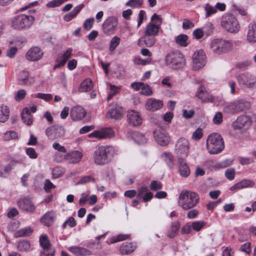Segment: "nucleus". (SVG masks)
<instances>
[{
	"label": "nucleus",
	"mask_w": 256,
	"mask_h": 256,
	"mask_svg": "<svg viewBox=\"0 0 256 256\" xmlns=\"http://www.w3.org/2000/svg\"><path fill=\"white\" fill-rule=\"evenodd\" d=\"M114 149L112 146H98L94 152V162L96 165H104L112 160L114 156Z\"/></svg>",
	"instance_id": "obj_1"
},
{
	"label": "nucleus",
	"mask_w": 256,
	"mask_h": 256,
	"mask_svg": "<svg viewBox=\"0 0 256 256\" xmlns=\"http://www.w3.org/2000/svg\"><path fill=\"white\" fill-rule=\"evenodd\" d=\"M198 202V198L196 193L182 190L179 195L178 205L184 210H188L194 207Z\"/></svg>",
	"instance_id": "obj_2"
},
{
	"label": "nucleus",
	"mask_w": 256,
	"mask_h": 256,
	"mask_svg": "<svg viewBox=\"0 0 256 256\" xmlns=\"http://www.w3.org/2000/svg\"><path fill=\"white\" fill-rule=\"evenodd\" d=\"M206 148L210 154L220 152L224 148V141L221 135L216 132L210 134L206 140Z\"/></svg>",
	"instance_id": "obj_3"
},
{
	"label": "nucleus",
	"mask_w": 256,
	"mask_h": 256,
	"mask_svg": "<svg viewBox=\"0 0 256 256\" xmlns=\"http://www.w3.org/2000/svg\"><path fill=\"white\" fill-rule=\"evenodd\" d=\"M209 46L210 50L218 55L228 52L233 48V44L230 41L221 38L212 40Z\"/></svg>",
	"instance_id": "obj_4"
},
{
	"label": "nucleus",
	"mask_w": 256,
	"mask_h": 256,
	"mask_svg": "<svg viewBox=\"0 0 256 256\" xmlns=\"http://www.w3.org/2000/svg\"><path fill=\"white\" fill-rule=\"evenodd\" d=\"M165 61L166 66L175 70L182 69L186 64V59L184 56L179 52L168 54L166 57Z\"/></svg>",
	"instance_id": "obj_5"
},
{
	"label": "nucleus",
	"mask_w": 256,
	"mask_h": 256,
	"mask_svg": "<svg viewBox=\"0 0 256 256\" xmlns=\"http://www.w3.org/2000/svg\"><path fill=\"white\" fill-rule=\"evenodd\" d=\"M34 18L32 16L20 14L14 16L12 20V26L16 30H26L34 24Z\"/></svg>",
	"instance_id": "obj_6"
},
{
	"label": "nucleus",
	"mask_w": 256,
	"mask_h": 256,
	"mask_svg": "<svg viewBox=\"0 0 256 256\" xmlns=\"http://www.w3.org/2000/svg\"><path fill=\"white\" fill-rule=\"evenodd\" d=\"M251 104L250 102L240 99L235 100L224 107V111L231 114H236L245 112L250 109Z\"/></svg>",
	"instance_id": "obj_7"
},
{
	"label": "nucleus",
	"mask_w": 256,
	"mask_h": 256,
	"mask_svg": "<svg viewBox=\"0 0 256 256\" xmlns=\"http://www.w3.org/2000/svg\"><path fill=\"white\" fill-rule=\"evenodd\" d=\"M190 144L184 138H180L176 142L174 152L177 159L186 158L190 154Z\"/></svg>",
	"instance_id": "obj_8"
},
{
	"label": "nucleus",
	"mask_w": 256,
	"mask_h": 256,
	"mask_svg": "<svg viewBox=\"0 0 256 256\" xmlns=\"http://www.w3.org/2000/svg\"><path fill=\"white\" fill-rule=\"evenodd\" d=\"M221 26L225 30L230 33L238 32L240 28L236 18L232 14L225 16L221 22Z\"/></svg>",
	"instance_id": "obj_9"
},
{
	"label": "nucleus",
	"mask_w": 256,
	"mask_h": 256,
	"mask_svg": "<svg viewBox=\"0 0 256 256\" xmlns=\"http://www.w3.org/2000/svg\"><path fill=\"white\" fill-rule=\"evenodd\" d=\"M45 133L49 140H54L64 137L66 130L63 126L56 124L47 128Z\"/></svg>",
	"instance_id": "obj_10"
},
{
	"label": "nucleus",
	"mask_w": 256,
	"mask_h": 256,
	"mask_svg": "<svg viewBox=\"0 0 256 256\" xmlns=\"http://www.w3.org/2000/svg\"><path fill=\"white\" fill-rule=\"evenodd\" d=\"M206 64V56L202 50H196L192 55L191 63L192 68L194 70H198L202 68Z\"/></svg>",
	"instance_id": "obj_11"
},
{
	"label": "nucleus",
	"mask_w": 256,
	"mask_h": 256,
	"mask_svg": "<svg viewBox=\"0 0 256 256\" xmlns=\"http://www.w3.org/2000/svg\"><path fill=\"white\" fill-rule=\"evenodd\" d=\"M118 24V19L114 16H110L106 18L102 26L103 32L110 35L113 34Z\"/></svg>",
	"instance_id": "obj_12"
},
{
	"label": "nucleus",
	"mask_w": 256,
	"mask_h": 256,
	"mask_svg": "<svg viewBox=\"0 0 256 256\" xmlns=\"http://www.w3.org/2000/svg\"><path fill=\"white\" fill-rule=\"evenodd\" d=\"M39 242L43 250L40 252V256H54V251L51 248V244L46 235H41Z\"/></svg>",
	"instance_id": "obj_13"
},
{
	"label": "nucleus",
	"mask_w": 256,
	"mask_h": 256,
	"mask_svg": "<svg viewBox=\"0 0 256 256\" xmlns=\"http://www.w3.org/2000/svg\"><path fill=\"white\" fill-rule=\"evenodd\" d=\"M114 136V132L111 128H103L98 130L94 131L89 134V138H96L98 139L109 138Z\"/></svg>",
	"instance_id": "obj_14"
},
{
	"label": "nucleus",
	"mask_w": 256,
	"mask_h": 256,
	"mask_svg": "<svg viewBox=\"0 0 256 256\" xmlns=\"http://www.w3.org/2000/svg\"><path fill=\"white\" fill-rule=\"evenodd\" d=\"M44 55L42 50L38 46L31 48L26 54V58L29 61L35 62L41 59Z\"/></svg>",
	"instance_id": "obj_15"
},
{
	"label": "nucleus",
	"mask_w": 256,
	"mask_h": 256,
	"mask_svg": "<svg viewBox=\"0 0 256 256\" xmlns=\"http://www.w3.org/2000/svg\"><path fill=\"white\" fill-rule=\"evenodd\" d=\"M252 120L250 118L246 115H242L238 117L236 120L232 123V127L234 130H240L244 127H248L250 126Z\"/></svg>",
	"instance_id": "obj_16"
},
{
	"label": "nucleus",
	"mask_w": 256,
	"mask_h": 256,
	"mask_svg": "<svg viewBox=\"0 0 256 256\" xmlns=\"http://www.w3.org/2000/svg\"><path fill=\"white\" fill-rule=\"evenodd\" d=\"M86 114V110L79 106L72 107L70 111V116L72 120L74 122L82 120Z\"/></svg>",
	"instance_id": "obj_17"
},
{
	"label": "nucleus",
	"mask_w": 256,
	"mask_h": 256,
	"mask_svg": "<svg viewBox=\"0 0 256 256\" xmlns=\"http://www.w3.org/2000/svg\"><path fill=\"white\" fill-rule=\"evenodd\" d=\"M72 48H68L66 50L60 53L56 60V64L54 68H61L64 66L67 60L71 57L72 55Z\"/></svg>",
	"instance_id": "obj_18"
},
{
	"label": "nucleus",
	"mask_w": 256,
	"mask_h": 256,
	"mask_svg": "<svg viewBox=\"0 0 256 256\" xmlns=\"http://www.w3.org/2000/svg\"><path fill=\"white\" fill-rule=\"evenodd\" d=\"M18 81L20 84L24 86H30L35 82V78L30 76L29 72L26 70L20 71L18 74Z\"/></svg>",
	"instance_id": "obj_19"
},
{
	"label": "nucleus",
	"mask_w": 256,
	"mask_h": 256,
	"mask_svg": "<svg viewBox=\"0 0 256 256\" xmlns=\"http://www.w3.org/2000/svg\"><path fill=\"white\" fill-rule=\"evenodd\" d=\"M164 105L162 101L154 98H148L146 102V108L150 111L154 112L160 109Z\"/></svg>",
	"instance_id": "obj_20"
},
{
	"label": "nucleus",
	"mask_w": 256,
	"mask_h": 256,
	"mask_svg": "<svg viewBox=\"0 0 256 256\" xmlns=\"http://www.w3.org/2000/svg\"><path fill=\"white\" fill-rule=\"evenodd\" d=\"M131 86L136 90H140V94L146 96H150L152 94V88L148 84L142 82H132Z\"/></svg>",
	"instance_id": "obj_21"
},
{
	"label": "nucleus",
	"mask_w": 256,
	"mask_h": 256,
	"mask_svg": "<svg viewBox=\"0 0 256 256\" xmlns=\"http://www.w3.org/2000/svg\"><path fill=\"white\" fill-rule=\"evenodd\" d=\"M240 84L245 85L248 88H252L256 84V78L250 74H242L238 80Z\"/></svg>",
	"instance_id": "obj_22"
},
{
	"label": "nucleus",
	"mask_w": 256,
	"mask_h": 256,
	"mask_svg": "<svg viewBox=\"0 0 256 256\" xmlns=\"http://www.w3.org/2000/svg\"><path fill=\"white\" fill-rule=\"evenodd\" d=\"M128 120L130 124L133 126H138L142 124V118L139 113L134 110L128 112Z\"/></svg>",
	"instance_id": "obj_23"
},
{
	"label": "nucleus",
	"mask_w": 256,
	"mask_h": 256,
	"mask_svg": "<svg viewBox=\"0 0 256 256\" xmlns=\"http://www.w3.org/2000/svg\"><path fill=\"white\" fill-rule=\"evenodd\" d=\"M18 204L20 209L28 212H33L36 209L34 205L29 198H22L18 200Z\"/></svg>",
	"instance_id": "obj_24"
},
{
	"label": "nucleus",
	"mask_w": 256,
	"mask_h": 256,
	"mask_svg": "<svg viewBox=\"0 0 256 256\" xmlns=\"http://www.w3.org/2000/svg\"><path fill=\"white\" fill-rule=\"evenodd\" d=\"M68 250L76 256H90L92 254L90 250L78 246H70Z\"/></svg>",
	"instance_id": "obj_25"
},
{
	"label": "nucleus",
	"mask_w": 256,
	"mask_h": 256,
	"mask_svg": "<svg viewBox=\"0 0 256 256\" xmlns=\"http://www.w3.org/2000/svg\"><path fill=\"white\" fill-rule=\"evenodd\" d=\"M196 96L201 100L202 102H212L214 101V97L209 94L202 86H200L198 88Z\"/></svg>",
	"instance_id": "obj_26"
},
{
	"label": "nucleus",
	"mask_w": 256,
	"mask_h": 256,
	"mask_svg": "<svg viewBox=\"0 0 256 256\" xmlns=\"http://www.w3.org/2000/svg\"><path fill=\"white\" fill-rule=\"evenodd\" d=\"M153 198V194L147 186H142L138 190V198L142 199L144 202L150 201Z\"/></svg>",
	"instance_id": "obj_27"
},
{
	"label": "nucleus",
	"mask_w": 256,
	"mask_h": 256,
	"mask_svg": "<svg viewBox=\"0 0 256 256\" xmlns=\"http://www.w3.org/2000/svg\"><path fill=\"white\" fill-rule=\"evenodd\" d=\"M154 135L158 144L163 146L168 144L170 138L164 131H155Z\"/></svg>",
	"instance_id": "obj_28"
},
{
	"label": "nucleus",
	"mask_w": 256,
	"mask_h": 256,
	"mask_svg": "<svg viewBox=\"0 0 256 256\" xmlns=\"http://www.w3.org/2000/svg\"><path fill=\"white\" fill-rule=\"evenodd\" d=\"M82 156V154L78 150L67 152L66 162L70 164L78 163L80 161Z\"/></svg>",
	"instance_id": "obj_29"
},
{
	"label": "nucleus",
	"mask_w": 256,
	"mask_h": 256,
	"mask_svg": "<svg viewBox=\"0 0 256 256\" xmlns=\"http://www.w3.org/2000/svg\"><path fill=\"white\" fill-rule=\"evenodd\" d=\"M186 159H177L180 174L184 177L188 176L190 174V170Z\"/></svg>",
	"instance_id": "obj_30"
},
{
	"label": "nucleus",
	"mask_w": 256,
	"mask_h": 256,
	"mask_svg": "<svg viewBox=\"0 0 256 256\" xmlns=\"http://www.w3.org/2000/svg\"><path fill=\"white\" fill-rule=\"evenodd\" d=\"M247 40L250 43L256 42V22H252L248 27Z\"/></svg>",
	"instance_id": "obj_31"
},
{
	"label": "nucleus",
	"mask_w": 256,
	"mask_h": 256,
	"mask_svg": "<svg viewBox=\"0 0 256 256\" xmlns=\"http://www.w3.org/2000/svg\"><path fill=\"white\" fill-rule=\"evenodd\" d=\"M254 184L255 182L252 180H243L232 186L230 188V190H240L249 187H253Z\"/></svg>",
	"instance_id": "obj_32"
},
{
	"label": "nucleus",
	"mask_w": 256,
	"mask_h": 256,
	"mask_svg": "<svg viewBox=\"0 0 256 256\" xmlns=\"http://www.w3.org/2000/svg\"><path fill=\"white\" fill-rule=\"evenodd\" d=\"M160 26V24L150 22L147 24L144 33L147 35H152L156 36L158 33Z\"/></svg>",
	"instance_id": "obj_33"
},
{
	"label": "nucleus",
	"mask_w": 256,
	"mask_h": 256,
	"mask_svg": "<svg viewBox=\"0 0 256 256\" xmlns=\"http://www.w3.org/2000/svg\"><path fill=\"white\" fill-rule=\"evenodd\" d=\"M55 218L54 212H49L45 214L41 218V222L46 226H50L53 224Z\"/></svg>",
	"instance_id": "obj_34"
},
{
	"label": "nucleus",
	"mask_w": 256,
	"mask_h": 256,
	"mask_svg": "<svg viewBox=\"0 0 256 256\" xmlns=\"http://www.w3.org/2000/svg\"><path fill=\"white\" fill-rule=\"evenodd\" d=\"M136 247L132 243L125 242L120 246V251L122 254H128L134 252Z\"/></svg>",
	"instance_id": "obj_35"
},
{
	"label": "nucleus",
	"mask_w": 256,
	"mask_h": 256,
	"mask_svg": "<svg viewBox=\"0 0 256 256\" xmlns=\"http://www.w3.org/2000/svg\"><path fill=\"white\" fill-rule=\"evenodd\" d=\"M24 160V158H20L17 160H14L12 163L7 164L4 168V172L0 170V177L5 178L6 176V174L9 173L12 170V167L15 164H20Z\"/></svg>",
	"instance_id": "obj_36"
},
{
	"label": "nucleus",
	"mask_w": 256,
	"mask_h": 256,
	"mask_svg": "<svg viewBox=\"0 0 256 256\" xmlns=\"http://www.w3.org/2000/svg\"><path fill=\"white\" fill-rule=\"evenodd\" d=\"M10 109L9 108L4 104H0V122H5L9 118Z\"/></svg>",
	"instance_id": "obj_37"
},
{
	"label": "nucleus",
	"mask_w": 256,
	"mask_h": 256,
	"mask_svg": "<svg viewBox=\"0 0 256 256\" xmlns=\"http://www.w3.org/2000/svg\"><path fill=\"white\" fill-rule=\"evenodd\" d=\"M123 116L122 108H118L110 110L106 114V117L109 118L120 119Z\"/></svg>",
	"instance_id": "obj_38"
},
{
	"label": "nucleus",
	"mask_w": 256,
	"mask_h": 256,
	"mask_svg": "<svg viewBox=\"0 0 256 256\" xmlns=\"http://www.w3.org/2000/svg\"><path fill=\"white\" fill-rule=\"evenodd\" d=\"M160 157L162 159L166 164L169 168L170 169L174 168V156L170 152H164L161 154Z\"/></svg>",
	"instance_id": "obj_39"
},
{
	"label": "nucleus",
	"mask_w": 256,
	"mask_h": 256,
	"mask_svg": "<svg viewBox=\"0 0 256 256\" xmlns=\"http://www.w3.org/2000/svg\"><path fill=\"white\" fill-rule=\"evenodd\" d=\"M22 119L24 123L30 126L32 123V116L28 108H25L22 112Z\"/></svg>",
	"instance_id": "obj_40"
},
{
	"label": "nucleus",
	"mask_w": 256,
	"mask_h": 256,
	"mask_svg": "<svg viewBox=\"0 0 256 256\" xmlns=\"http://www.w3.org/2000/svg\"><path fill=\"white\" fill-rule=\"evenodd\" d=\"M32 231L30 227L28 226L16 231L14 236L16 238L28 236L32 234Z\"/></svg>",
	"instance_id": "obj_41"
},
{
	"label": "nucleus",
	"mask_w": 256,
	"mask_h": 256,
	"mask_svg": "<svg viewBox=\"0 0 256 256\" xmlns=\"http://www.w3.org/2000/svg\"><path fill=\"white\" fill-rule=\"evenodd\" d=\"M180 228V224L179 222H172L170 228L168 232V236L170 238H172L176 236Z\"/></svg>",
	"instance_id": "obj_42"
},
{
	"label": "nucleus",
	"mask_w": 256,
	"mask_h": 256,
	"mask_svg": "<svg viewBox=\"0 0 256 256\" xmlns=\"http://www.w3.org/2000/svg\"><path fill=\"white\" fill-rule=\"evenodd\" d=\"M93 87L92 81L90 79H86L81 84L79 90L81 92L90 90Z\"/></svg>",
	"instance_id": "obj_43"
},
{
	"label": "nucleus",
	"mask_w": 256,
	"mask_h": 256,
	"mask_svg": "<svg viewBox=\"0 0 256 256\" xmlns=\"http://www.w3.org/2000/svg\"><path fill=\"white\" fill-rule=\"evenodd\" d=\"M30 246V244L29 241L22 240L18 242L17 248L20 252H25L29 250Z\"/></svg>",
	"instance_id": "obj_44"
},
{
	"label": "nucleus",
	"mask_w": 256,
	"mask_h": 256,
	"mask_svg": "<svg viewBox=\"0 0 256 256\" xmlns=\"http://www.w3.org/2000/svg\"><path fill=\"white\" fill-rule=\"evenodd\" d=\"M155 36L152 35H144L141 38V40H143L144 44L148 47L153 46L156 42Z\"/></svg>",
	"instance_id": "obj_45"
},
{
	"label": "nucleus",
	"mask_w": 256,
	"mask_h": 256,
	"mask_svg": "<svg viewBox=\"0 0 256 256\" xmlns=\"http://www.w3.org/2000/svg\"><path fill=\"white\" fill-rule=\"evenodd\" d=\"M107 86L110 87V90L108 96V100H110L114 96L116 95L120 91V87L108 83Z\"/></svg>",
	"instance_id": "obj_46"
},
{
	"label": "nucleus",
	"mask_w": 256,
	"mask_h": 256,
	"mask_svg": "<svg viewBox=\"0 0 256 256\" xmlns=\"http://www.w3.org/2000/svg\"><path fill=\"white\" fill-rule=\"evenodd\" d=\"M188 36L186 34H182L176 38V44L181 46H186L188 44Z\"/></svg>",
	"instance_id": "obj_47"
},
{
	"label": "nucleus",
	"mask_w": 256,
	"mask_h": 256,
	"mask_svg": "<svg viewBox=\"0 0 256 256\" xmlns=\"http://www.w3.org/2000/svg\"><path fill=\"white\" fill-rule=\"evenodd\" d=\"M120 42V39L118 36H114L110 41V46L109 50L110 52H113L118 46Z\"/></svg>",
	"instance_id": "obj_48"
},
{
	"label": "nucleus",
	"mask_w": 256,
	"mask_h": 256,
	"mask_svg": "<svg viewBox=\"0 0 256 256\" xmlns=\"http://www.w3.org/2000/svg\"><path fill=\"white\" fill-rule=\"evenodd\" d=\"M142 4L143 0H129L126 4V6L134 8L140 7Z\"/></svg>",
	"instance_id": "obj_49"
},
{
	"label": "nucleus",
	"mask_w": 256,
	"mask_h": 256,
	"mask_svg": "<svg viewBox=\"0 0 256 256\" xmlns=\"http://www.w3.org/2000/svg\"><path fill=\"white\" fill-rule=\"evenodd\" d=\"M54 160L57 162H66L67 152L66 153L56 152L54 154Z\"/></svg>",
	"instance_id": "obj_50"
},
{
	"label": "nucleus",
	"mask_w": 256,
	"mask_h": 256,
	"mask_svg": "<svg viewBox=\"0 0 256 256\" xmlns=\"http://www.w3.org/2000/svg\"><path fill=\"white\" fill-rule=\"evenodd\" d=\"M130 238L128 234H120L116 236H113L110 238V243L113 244L118 242L122 241L128 239Z\"/></svg>",
	"instance_id": "obj_51"
},
{
	"label": "nucleus",
	"mask_w": 256,
	"mask_h": 256,
	"mask_svg": "<svg viewBox=\"0 0 256 256\" xmlns=\"http://www.w3.org/2000/svg\"><path fill=\"white\" fill-rule=\"evenodd\" d=\"M206 225V222L203 221H196L191 224V228L192 230L197 232L200 231Z\"/></svg>",
	"instance_id": "obj_52"
},
{
	"label": "nucleus",
	"mask_w": 256,
	"mask_h": 256,
	"mask_svg": "<svg viewBox=\"0 0 256 256\" xmlns=\"http://www.w3.org/2000/svg\"><path fill=\"white\" fill-rule=\"evenodd\" d=\"M134 140L139 144H143L146 142V138L144 136L140 133L136 132L134 135Z\"/></svg>",
	"instance_id": "obj_53"
},
{
	"label": "nucleus",
	"mask_w": 256,
	"mask_h": 256,
	"mask_svg": "<svg viewBox=\"0 0 256 256\" xmlns=\"http://www.w3.org/2000/svg\"><path fill=\"white\" fill-rule=\"evenodd\" d=\"M76 225V222L74 218L72 217H70L62 224V228H66L68 226L70 228H73Z\"/></svg>",
	"instance_id": "obj_54"
},
{
	"label": "nucleus",
	"mask_w": 256,
	"mask_h": 256,
	"mask_svg": "<svg viewBox=\"0 0 256 256\" xmlns=\"http://www.w3.org/2000/svg\"><path fill=\"white\" fill-rule=\"evenodd\" d=\"M206 12V16L208 17L212 14L216 12V10L215 7H214L208 4H207L204 8Z\"/></svg>",
	"instance_id": "obj_55"
},
{
	"label": "nucleus",
	"mask_w": 256,
	"mask_h": 256,
	"mask_svg": "<svg viewBox=\"0 0 256 256\" xmlns=\"http://www.w3.org/2000/svg\"><path fill=\"white\" fill-rule=\"evenodd\" d=\"M203 136L202 128H198L192 134V138L194 140H200Z\"/></svg>",
	"instance_id": "obj_56"
},
{
	"label": "nucleus",
	"mask_w": 256,
	"mask_h": 256,
	"mask_svg": "<svg viewBox=\"0 0 256 256\" xmlns=\"http://www.w3.org/2000/svg\"><path fill=\"white\" fill-rule=\"evenodd\" d=\"M26 91L24 90H18L16 92L14 96V99L16 101L19 102L23 100L26 96Z\"/></svg>",
	"instance_id": "obj_57"
},
{
	"label": "nucleus",
	"mask_w": 256,
	"mask_h": 256,
	"mask_svg": "<svg viewBox=\"0 0 256 256\" xmlns=\"http://www.w3.org/2000/svg\"><path fill=\"white\" fill-rule=\"evenodd\" d=\"M17 137V134L13 130L6 132L4 133L3 138L6 140H8Z\"/></svg>",
	"instance_id": "obj_58"
},
{
	"label": "nucleus",
	"mask_w": 256,
	"mask_h": 256,
	"mask_svg": "<svg viewBox=\"0 0 256 256\" xmlns=\"http://www.w3.org/2000/svg\"><path fill=\"white\" fill-rule=\"evenodd\" d=\"M225 176L229 180H233L235 176V170L234 168H230L225 172Z\"/></svg>",
	"instance_id": "obj_59"
},
{
	"label": "nucleus",
	"mask_w": 256,
	"mask_h": 256,
	"mask_svg": "<svg viewBox=\"0 0 256 256\" xmlns=\"http://www.w3.org/2000/svg\"><path fill=\"white\" fill-rule=\"evenodd\" d=\"M64 170L60 167H56L52 170V176L54 178H58L62 175Z\"/></svg>",
	"instance_id": "obj_60"
},
{
	"label": "nucleus",
	"mask_w": 256,
	"mask_h": 256,
	"mask_svg": "<svg viewBox=\"0 0 256 256\" xmlns=\"http://www.w3.org/2000/svg\"><path fill=\"white\" fill-rule=\"evenodd\" d=\"M222 114L220 112H217L213 118L214 123L216 124H220L222 122Z\"/></svg>",
	"instance_id": "obj_61"
},
{
	"label": "nucleus",
	"mask_w": 256,
	"mask_h": 256,
	"mask_svg": "<svg viewBox=\"0 0 256 256\" xmlns=\"http://www.w3.org/2000/svg\"><path fill=\"white\" fill-rule=\"evenodd\" d=\"M150 187L152 190L156 191L162 188V184L156 180H153L150 182Z\"/></svg>",
	"instance_id": "obj_62"
},
{
	"label": "nucleus",
	"mask_w": 256,
	"mask_h": 256,
	"mask_svg": "<svg viewBox=\"0 0 256 256\" xmlns=\"http://www.w3.org/2000/svg\"><path fill=\"white\" fill-rule=\"evenodd\" d=\"M94 22V18H91L86 19L83 24L84 28L87 30H90L93 26Z\"/></svg>",
	"instance_id": "obj_63"
},
{
	"label": "nucleus",
	"mask_w": 256,
	"mask_h": 256,
	"mask_svg": "<svg viewBox=\"0 0 256 256\" xmlns=\"http://www.w3.org/2000/svg\"><path fill=\"white\" fill-rule=\"evenodd\" d=\"M194 26V24L188 19H184L182 22V28L184 30H189Z\"/></svg>",
	"instance_id": "obj_64"
}]
</instances>
